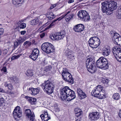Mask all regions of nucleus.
I'll use <instances>...</instances> for the list:
<instances>
[{
  "mask_svg": "<svg viewBox=\"0 0 121 121\" xmlns=\"http://www.w3.org/2000/svg\"><path fill=\"white\" fill-rule=\"evenodd\" d=\"M101 4L102 11L103 13H106L107 15L112 14V11L117 7V3L114 1L104 2L102 3Z\"/></svg>",
  "mask_w": 121,
  "mask_h": 121,
  "instance_id": "nucleus-1",
  "label": "nucleus"
},
{
  "mask_svg": "<svg viewBox=\"0 0 121 121\" xmlns=\"http://www.w3.org/2000/svg\"><path fill=\"white\" fill-rule=\"evenodd\" d=\"M61 98L62 100L67 99L70 101L75 98L74 92L70 89L68 86H65L62 88L60 91Z\"/></svg>",
  "mask_w": 121,
  "mask_h": 121,
  "instance_id": "nucleus-2",
  "label": "nucleus"
},
{
  "mask_svg": "<svg viewBox=\"0 0 121 121\" xmlns=\"http://www.w3.org/2000/svg\"><path fill=\"white\" fill-rule=\"evenodd\" d=\"M103 90V86L99 85L95 87L92 91L91 94L99 99H104L106 97V95Z\"/></svg>",
  "mask_w": 121,
  "mask_h": 121,
  "instance_id": "nucleus-3",
  "label": "nucleus"
},
{
  "mask_svg": "<svg viewBox=\"0 0 121 121\" xmlns=\"http://www.w3.org/2000/svg\"><path fill=\"white\" fill-rule=\"evenodd\" d=\"M97 66L103 70L107 69L108 67V63L106 59L103 57H100L96 63Z\"/></svg>",
  "mask_w": 121,
  "mask_h": 121,
  "instance_id": "nucleus-4",
  "label": "nucleus"
},
{
  "mask_svg": "<svg viewBox=\"0 0 121 121\" xmlns=\"http://www.w3.org/2000/svg\"><path fill=\"white\" fill-rule=\"evenodd\" d=\"M95 62L91 58H88L86 60V65L88 71L91 73H94L96 71V68L95 65Z\"/></svg>",
  "mask_w": 121,
  "mask_h": 121,
  "instance_id": "nucleus-5",
  "label": "nucleus"
},
{
  "mask_svg": "<svg viewBox=\"0 0 121 121\" xmlns=\"http://www.w3.org/2000/svg\"><path fill=\"white\" fill-rule=\"evenodd\" d=\"M41 86L44 91L48 95H50L53 92L54 86L51 82L47 81Z\"/></svg>",
  "mask_w": 121,
  "mask_h": 121,
  "instance_id": "nucleus-6",
  "label": "nucleus"
},
{
  "mask_svg": "<svg viewBox=\"0 0 121 121\" xmlns=\"http://www.w3.org/2000/svg\"><path fill=\"white\" fill-rule=\"evenodd\" d=\"M62 73V78L64 80L66 81L71 84H73V80L72 77L70 73L68 71L67 69L63 68Z\"/></svg>",
  "mask_w": 121,
  "mask_h": 121,
  "instance_id": "nucleus-7",
  "label": "nucleus"
},
{
  "mask_svg": "<svg viewBox=\"0 0 121 121\" xmlns=\"http://www.w3.org/2000/svg\"><path fill=\"white\" fill-rule=\"evenodd\" d=\"M41 48L44 52L47 54L53 52L54 49L53 45L48 42H45L43 43L41 46Z\"/></svg>",
  "mask_w": 121,
  "mask_h": 121,
  "instance_id": "nucleus-8",
  "label": "nucleus"
},
{
  "mask_svg": "<svg viewBox=\"0 0 121 121\" xmlns=\"http://www.w3.org/2000/svg\"><path fill=\"white\" fill-rule=\"evenodd\" d=\"M89 46L92 48H95L100 44V42L99 38L96 36H94L90 38L88 41Z\"/></svg>",
  "mask_w": 121,
  "mask_h": 121,
  "instance_id": "nucleus-9",
  "label": "nucleus"
},
{
  "mask_svg": "<svg viewBox=\"0 0 121 121\" xmlns=\"http://www.w3.org/2000/svg\"><path fill=\"white\" fill-rule=\"evenodd\" d=\"M110 34L113 36V40L114 43L121 47V36L114 31H110Z\"/></svg>",
  "mask_w": 121,
  "mask_h": 121,
  "instance_id": "nucleus-10",
  "label": "nucleus"
},
{
  "mask_svg": "<svg viewBox=\"0 0 121 121\" xmlns=\"http://www.w3.org/2000/svg\"><path fill=\"white\" fill-rule=\"evenodd\" d=\"M78 17L83 21H88L90 19V17L87 12L85 10L79 11L78 13Z\"/></svg>",
  "mask_w": 121,
  "mask_h": 121,
  "instance_id": "nucleus-11",
  "label": "nucleus"
},
{
  "mask_svg": "<svg viewBox=\"0 0 121 121\" xmlns=\"http://www.w3.org/2000/svg\"><path fill=\"white\" fill-rule=\"evenodd\" d=\"M65 35V31H61L60 33H57L54 35H50V38L53 40H58L63 39Z\"/></svg>",
  "mask_w": 121,
  "mask_h": 121,
  "instance_id": "nucleus-12",
  "label": "nucleus"
},
{
  "mask_svg": "<svg viewBox=\"0 0 121 121\" xmlns=\"http://www.w3.org/2000/svg\"><path fill=\"white\" fill-rule=\"evenodd\" d=\"M114 52L113 51L114 55L117 60L121 62V49L119 48H114Z\"/></svg>",
  "mask_w": 121,
  "mask_h": 121,
  "instance_id": "nucleus-13",
  "label": "nucleus"
},
{
  "mask_svg": "<svg viewBox=\"0 0 121 121\" xmlns=\"http://www.w3.org/2000/svg\"><path fill=\"white\" fill-rule=\"evenodd\" d=\"M26 115L29 118L30 121H33L34 119L35 116L33 112H31L29 109H26L25 111Z\"/></svg>",
  "mask_w": 121,
  "mask_h": 121,
  "instance_id": "nucleus-14",
  "label": "nucleus"
},
{
  "mask_svg": "<svg viewBox=\"0 0 121 121\" xmlns=\"http://www.w3.org/2000/svg\"><path fill=\"white\" fill-rule=\"evenodd\" d=\"M39 51L37 48H35L34 49L31 53L30 57L33 60H35L37 58Z\"/></svg>",
  "mask_w": 121,
  "mask_h": 121,
  "instance_id": "nucleus-15",
  "label": "nucleus"
},
{
  "mask_svg": "<svg viewBox=\"0 0 121 121\" xmlns=\"http://www.w3.org/2000/svg\"><path fill=\"white\" fill-rule=\"evenodd\" d=\"M16 120H19L22 116V112L19 106L16 107Z\"/></svg>",
  "mask_w": 121,
  "mask_h": 121,
  "instance_id": "nucleus-16",
  "label": "nucleus"
},
{
  "mask_svg": "<svg viewBox=\"0 0 121 121\" xmlns=\"http://www.w3.org/2000/svg\"><path fill=\"white\" fill-rule=\"evenodd\" d=\"M100 116L99 112H95L90 113L89 117L91 118V120H95L99 119Z\"/></svg>",
  "mask_w": 121,
  "mask_h": 121,
  "instance_id": "nucleus-17",
  "label": "nucleus"
},
{
  "mask_svg": "<svg viewBox=\"0 0 121 121\" xmlns=\"http://www.w3.org/2000/svg\"><path fill=\"white\" fill-rule=\"evenodd\" d=\"M40 117L42 121H48L51 118L50 116H49L47 112L44 111V113L40 115Z\"/></svg>",
  "mask_w": 121,
  "mask_h": 121,
  "instance_id": "nucleus-18",
  "label": "nucleus"
},
{
  "mask_svg": "<svg viewBox=\"0 0 121 121\" xmlns=\"http://www.w3.org/2000/svg\"><path fill=\"white\" fill-rule=\"evenodd\" d=\"M110 52L109 47H104L102 50V55L104 56H106L108 55Z\"/></svg>",
  "mask_w": 121,
  "mask_h": 121,
  "instance_id": "nucleus-19",
  "label": "nucleus"
},
{
  "mask_svg": "<svg viewBox=\"0 0 121 121\" xmlns=\"http://www.w3.org/2000/svg\"><path fill=\"white\" fill-rule=\"evenodd\" d=\"M46 15V17L48 18V21L51 20L55 17L53 13L52 12H48Z\"/></svg>",
  "mask_w": 121,
  "mask_h": 121,
  "instance_id": "nucleus-20",
  "label": "nucleus"
},
{
  "mask_svg": "<svg viewBox=\"0 0 121 121\" xmlns=\"http://www.w3.org/2000/svg\"><path fill=\"white\" fill-rule=\"evenodd\" d=\"M84 26L82 24H79L76 25L73 28L74 30H83Z\"/></svg>",
  "mask_w": 121,
  "mask_h": 121,
  "instance_id": "nucleus-21",
  "label": "nucleus"
},
{
  "mask_svg": "<svg viewBox=\"0 0 121 121\" xmlns=\"http://www.w3.org/2000/svg\"><path fill=\"white\" fill-rule=\"evenodd\" d=\"M29 90L31 92V94L32 95H35L38 94L39 92V90L38 88H29Z\"/></svg>",
  "mask_w": 121,
  "mask_h": 121,
  "instance_id": "nucleus-22",
  "label": "nucleus"
},
{
  "mask_svg": "<svg viewBox=\"0 0 121 121\" xmlns=\"http://www.w3.org/2000/svg\"><path fill=\"white\" fill-rule=\"evenodd\" d=\"M27 100L32 104H35L36 101V99L34 98L29 97L27 96L25 97Z\"/></svg>",
  "mask_w": 121,
  "mask_h": 121,
  "instance_id": "nucleus-23",
  "label": "nucleus"
},
{
  "mask_svg": "<svg viewBox=\"0 0 121 121\" xmlns=\"http://www.w3.org/2000/svg\"><path fill=\"white\" fill-rule=\"evenodd\" d=\"M76 116L78 117L80 116L82 114V112L81 109L79 108H75L74 110Z\"/></svg>",
  "mask_w": 121,
  "mask_h": 121,
  "instance_id": "nucleus-24",
  "label": "nucleus"
},
{
  "mask_svg": "<svg viewBox=\"0 0 121 121\" xmlns=\"http://www.w3.org/2000/svg\"><path fill=\"white\" fill-rule=\"evenodd\" d=\"M57 20H58L57 19L54 20L49 26L45 28L43 30H46L49 29L51 27H52L56 24L55 22Z\"/></svg>",
  "mask_w": 121,
  "mask_h": 121,
  "instance_id": "nucleus-25",
  "label": "nucleus"
},
{
  "mask_svg": "<svg viewBox=\"0 0 121 121\" xmlns=\"http://www.w3.org/2000/svg\"><path fill=\"white\" fill-rule=\"evenodd\" d=\"M39 23V20L38 19H34L30 22V23L31 25H35Z\"/></svg>",
  "mask_w": 121,
  "mask_h": 121,
  "instance_id": "nucleus-26",
  "label": "nucleus"
},
{
  "mask_svg": "<svg viewBox=\"0 0 121 121\" xmlns=\"http://www.w3.org/2000/svg\"><path fill=\"white\" fill-rule=\"evenodd\" d=\"M120 98V95L117 93L114 94L112 96L113 98L115 100H118Z\"/></svg>",
  "mask_w": 121,
  "mask_h": 121,
  "instance_id": "nucleus-27",
  "label": "nucleus"
},
{
  "mask_svg": "<svg viewBox=\"0 0 121 121\" xmlns=\"http://www.w3.org/2000/svg\"><path fill=\"white\" fill-rule=\"evenodd\" d=\"M64 52L65 54L67 56L69 55H70L71 54V51L68 48L65 50Z\"/></svg>",
  "mask_w": 121,
  "mask_h": 121,
  "instance_id": "nucleus-28",
  "label": "nucleus"
},
{
  "mask_svg": "<svg viewBox=\"0 0 121 121\" xmlns=\"http://www.w3.org/2000/svg\"><path fill=\"white\" fill-rule=\"evenodd\" d=\"M73 15L72 14H70L69 15L66 16L65 17V20L66 21L68 22L72 18Z\"/></svg>",
  "mask_w": 121,
  "mask_h": 121,
  "instance_id": "nucleus-29",
  "label": "nucleus"
},
{
  "mask_svg": "<svg viewBox=\"0 0 121 121\" xmlns=\"http://www.w3.org/2000/svg\"><path fill=\"white\" fill-rule=\"evenodd\" d=\"M26 75L28 76H31L33 75V72L32 71L30 70H27Z\"/></svg>",
  "mask_w": 121,
  "mask_h": 121,
  "instance_id": "nucleus-30",
  "label": "nucleus"
},
{
  "mask_svg": "<svg viewBox=\"0 0 121 121\" xmlns=\"http://www.w3.org/2000/svg\"><path fill=\"white\" fill-rule=\"evenodd\" d=\"M56 106H55L54 108V110L56 112H58L60 110V109L59 107H58L57 104H56Z\"/></svg>",
  "mask_w": 121,
  "mask_h": 121,
  "instance_id": "nucleus-31",
  "label": "nucleus"
},
{
  "mask_svg": "<svg viewBox=\"0 0 121 121\" xmlns=\"http://www.w3.org/2000/svg\"><path fill=\"white\" fill-rule=\"evenodd\" d=\"M79 96L80 97V99H81L84 98L86 97V94L83 92Z\"/></svg>",
  "mask_w": 121,
  "mask_h": 121,
  "instance_id": "nucleus-32",
  "label": "nucleus"
},
{
  "mask_svg": "<svg viewBox=\"0 0 121 121\" xmlns=\"http://www.w3.org/2000/svg\"><path fill=\"white\" fill-rule=\"evenodd\" d=\"M52 68V67L51 66H47L45 67L44 70L46 72H47L51 70Z\"/></svg>",
  "mask_w": 121,
  "mask_h": 121,
  "instance_id": "nucleus-33",
  "label": "nucleus"
},
{
  "mask_svg": "<svg viewBox=\"0 0 121 121\" xmlns=\"http://www.w3.org/2000/svg\"><path fill=\"white\" fill-rule=\"evenodd\" d=\"M22 42V38H20L17 40V41L16 42V44H17V46L19 45Z\"/></svg>",
  "mask_w": 121,
  "mask_h": 121,
  "instance_id": "nucleus-34",
  "label": "nucleus"
},
{
  "mask_svg": "<svg viewBox=\"0 0 121 121\" xmlns=\"http://www.w3.org/2000/svg\"><path fill=\"white\" fill-rule=\"evenodd\" d=\"M26 24L25 23H22L20 25V27L21 29H24L26 27Z\"/></svg>",
  "mask_w": 121,
  "mask_h": 121,
  "instance_id": "nucleus-35",
  "label": "nucleus"
},
{
  "mask_svg": "<svg viewBox=\"0 0 121 121\" xmlns=\"http://www.w3.org/2000/svg\"><path fill=\"white\" fill-rule=\"evenodd\" d=\"M24 1V0H18L17 1H16V5H18L21 4L23 3Z\"/></svg>",
  "mask_w": 121,
  "mask_h": 121,
  "instance_id": "nucleus-36",
  "label": "nucleus"
},
{
  "mask_svg": "<svg viewBox=\"0 0 121 121\" xmlns=\"http://www.w3.org/2000/svg\"><path fill=\"white\" fill-rule=\"evenodd\" d=\"M77 93L79 96L83 92L82 90L79 88L77 89Z\"/></svg>",
  "mask_w": 121,
  "mask_h": 121,
  "instance_id": "nucleus-37",
  "label": "nucleus"
},
{
  "mask_svg": "<svg viewBox=\"0 0 121 121\" xmlns=\"http://www.w3.org/2000/svg\"><path fill=\"white\" fill-rule=\"evenodd\" d=\"M4 98H0V106H1L3 103H4Z\"/></svg>",
  "mask_w": 121,
  "mask_h": 121,
  "instance_id": "nucleus-38",
  "label": "nucleus"
},
{
  "mask_svg": "<svg viewBox=\"0 0 121 121\" xmlns=\"http://www.w3.org/2000/svg\"><path fill=\"white\" fill-rule=\"evenodd\" d=\"M66 16H67V14H65V15H63L61 16L60 17H59L57 18V20H58L59 21L60 20L63 19V18H64Z\"/></svg>",
  "mask_w": 121,
  "mask_h": 121,
  "instance_id": "nucleus-39",
  "label": "nucleus"
},
{
  "mask_svg": "<svg viewBox=\"0 0 121 121\" xmlns=\"http://www.w3.org/2000/svg\"><path fill=\"white\" fill-rule=\"evenodd\" d=\"M117 16L118 18L121 19V13H117Z\"/></svg>",
  "mask_w": 121,
  "mask_h": 121,
  "instance_id": "nucleus-40",
  "label": "nucleus"
},
{
  "mask_svg": "<svg viewBox=\"0 0 121 121\" xmlns=\"http://www.w3.org/2000/svg\"><path fill=\"white\" fill-rule=\"evenodd\" d=\"M2 71H3L4 72H6V68L5 67H4L1 70Z\"/></svg>",
  "mask_w": 121,
  "mask_h": 121,
  "instance_id": "nucleus-41",
  "label": "nucleus"
},
{
  "mask_svg": "<svg viewBox=\"0 0 121 121\" xmlns=\"http://www.w3.org/2000/svg\"><path fill=\"white\" fill-rule=\"evenodd\" d=\"M8 88L10 90H12V89L13 86L9 84L8 85Z\"/></svg>",
  "mask_w": 121,
  "mask_h": 121,
  "instance_id": "nucleus-42",
  "label": "nucleus"
},
{
  "mask_svg": "<svg viewBox=\"0 0 121 121\" xmlns=\"http://www.w3.org/2000/svg\"><path fill=\"white\" fill-rule=\"evenodd\" d=\"M67 57L69 59L72 58L73 57H74V56L71 55V54L70 55H69L67 56Z\"/></svg>",
  "mask_w": 121,
  "mask_h": 121,
  "instance_id": "nucleus-43",
  "label": "nucleus"
},
{
  "mask_svg": "<svg viewBox=\"0 0 121 121\" xmlns=\"http://www.w3.org/2000/svg\"><path fill=\"white\" fill-rule=\"evenodd\" d=\"M0 92L2 93H7L6 91L3 90L2 88H0Z\"/></svg>",
  "mask_w": 121,
  "mask_h": 121,
  "instance_id": "nucleus-44",
  "label": "nucleus"
},
{
  "mask_svg": "<svg viewBox=\"0 0 121 121\" xmlns=\"http://www.w3.org/2000/svg\"><path fill=\"white\" fill-rule=\"evenodd\" d=\"M117 13H121V7H119L118 8Z\"/></svg>",
  "mask_w": 121,
  "mask_h": 121,
  "instance_id": "nucleus-45",
  "label": "nucleus"
},
{
  "mask_svg": "<svg viewBox=\"0 0 121 121\" xmlns=\"http://www.w3.org/2000/svg\"><path fill=\"white\" fill-rule=\"evenodd\" d=\"M45 35V34L44 32H43L41 34L40 36L41 38H43Z\"/></svg>",
  "mask_w": 121,
  "mask_h": 121,
  "instance_id": "nucleus-46",
  "label": "nucleus"
},
{
  "mask_svg": "<svg viewBox=\"0 0 121 121\" xmlns=\"http://www.w3.org/2000/svg\"><path fill=\"white\" fill-rule=\"evenodd\" d=\"M26 33V31H21L20 32L21 34L22 35H24Z\"/></svg>",
  "mask_w": 121,
  "mask_h": 121,
  "instance_id": "nucleus-47",
  "label": "nucleus"
},
{
  "mask_svg": "<svg viewBox=\"0 0 121 121\" xmlns=\"http://www.w3.org/2000/svg\"><path fill=\"white\" fill-rule=\"evenodd\" d=\"M15 59V56L14 55L12 56L11 59V60L12 61H13V60H14Z\"/></svg>",
  "mask_w": 121,
  "mask_h": 121,
  "instance_id": "nucleus-48",
  "label": "nucleus"
},
{
  "mask_svg": "<svg viewBox=\"0 0 121 121\" xmlns=\"http://www.w3.org/2000/svg\"><path fill=\"white\" fill-rule=\"evenodd\" d=\"M22 23V21H18L17 22V24L18 25H19L20 24H21Z\"/></svg>",
  "mask_w": 121,
  "mask_h": 121,
  "instance_id": "nucleus-49",
  "label": "nucleus"
},
{
  "mask_svg": "<svg viewBox=\"0 0 121 121\" xmlns=\"http://www.w3.org/2000/svg\"><path fill=\"white\" fill-rule=\"evenodd\" d=\"M73 2V0H69L68 2V3H70Z\"/></svg>",
  "mask_w": 121,
  "mask_h": 121,
  "instance_id": "nucleus-50",
  "label": "nucleus"
},
{
  "mask_svg": "<svg viewBox=\"0 0 121 121\" xmlns=\"http://www.w3.org/2000/svg\"><path fill=\"white\" fill-rule=\"evenodd\" d=\"M28 41H26L23 44V45L25 46L27 44Z\"/></svg>",
  "mask_w": 121,
  "mask_h": 121,
  "instance_id": "nucleus-51",
  "label": "nucleus"
},
{
  "mask_svg": "<svg viewBox=\"0 0 121 121\" xmlns=\"http://www.w3.org/2000/svg\"><path fill=\"white\" fill-rule=\"evenodd\" d=\"M3 33V31H0V35H2ZM1 37L0 36V42L1 41Z\"/></svg>",
  "mask_w": 121,
  "mask_h": 121,
  "instance_id": "nucleus-52",
  "label": "nucleus"
},
{
  "mask_svg": "<svg viewBox=\"0 0 121 121\" xmlns=\"http://www.w3.org/2000/svg\"><path fill=\"white\" fill-rule=\"evenodd\" d=\"M15 108L14 110L13 111V115L14 118H15V115L14 113H15Z\"/></svg>",
  "mask_w": 121,
  "mask_h": 121,
  "instance_id": "nucleus-53",
  "label": "nucleus"
},
{
  "mask_svg": "<svg viewBox=\"0 0 121 121\" xmlns=\"http://www.w3.org/2000/svg\"><path fill=\"white\" fill-rule=\"evenodd\" d=\"M28 43L27 45L28 46H30L31 44V43L29 41H28Z\"/></svg>",
  "mask_w": 121,
  "mask_h": 121,
  "instance_id": "nucleus-54",
  "label": "nucleus"
},
{
  "mask_svg": "<svg viewBox=\"0 0 121 121\" xmlns=\"http://www.w3.org/2000/svg\"><path fill=\"white\" fill-rule=\"evenodd\" d=\"M44 26H42L41 27L39 28V30H41L43 29L44 28Z\"/></svg>",
  "mask_w": 121,
  "mask_h": 121,
  "instance_id": "nucleus-55",
  "label": "nucleus"
},
{
  "mask_svg": "<svg viewBox=\"0 0 121 121\" xmlns=\"http://www.w3.org/2000/svg\"><path fill=\"white\" fill-rule=\"evenodd\" d=\"M19 82V80L18 79H16V83L17 82L18 83Z\"/></svg>",
  "mask_w": 121,
  "mask_h": 121,
  "instance_id": "nucleus-56",
  "label": "nucleus"
},
{
  "mask_svg": "<svg viewBox=\"0 0 121 121\" xmlns=\"http://www.w3.org/2000/svg\"><path fill=\"white\" fill-rule=\"evenodd\" d=\"M119 115L120 117L121 118V110L120 111Z\"/></svg>",
  "mask_w": 121,
  "mask_h": 121,
  "instance_id": "nucleus-57",
  "label": "nucleus"
},
{
  "mask_svg": "<svg viewBox=\"0 0 121 121\" xmlns=\"http://www.w3.org/2000/svg\"><path fill=\"white\" fill-rule=\"evenodd\" d=\"M12 1L13 4L15 5V0H12Z\"/></svg>",
  "mask_w": 121,
  "mask_h": 121,
  "instance_id": "nucleus-58",
  "label": "nucleus"
},
{
  "mask_svg": "<svg viewBox=\"0 0 121 121\" xmlns=\"http://www.w3.org/2000/svg\"><path fill=\"white\" fill-rule=\"evenodd\" d=\"M8 85L7 83H5L4 84V86L5 87H6L7 86H8Z\"/></svg>",
  "mask_w": 121,
  "mask_h": 121,
  "instance_id": "nucleus-59",
  "label": "nucleus"
},
{
  "mask_svg": "<svg viewBox=\"0 0 121 121\" xmlns=\"http://www.w3.org/2000/svg\"><path fill=\"white\" fill-rule=\"evenodd\" d=\"M119 90L120 92L121 93V87L119 88Z\"/></svg>",
  "mask_w": 121,
  "mask_h": 121,
  "instance_id": "nucleus-60",
  "label": "nucleus"
},
{
  "mask_svg": "<svg viewBox=\"0 0 121 121\" xmlns=\"http://www.w3.org/2000/svg\"><path fill=\"white\" fill-rule=\"evenodd\" d=\"M19 57V56L18 55L17 56H16V59L18 58Z\"/></svg>",
  "mask_w": 121,
  "mask_h": 121,
  "instance_id": "nucleus-61",
  "label": "nucleus"
},
{
  "mask_svg": "<svg viewBox=\"0 0 121 121\" xmlns=\"http://www.w3.org/2000/svg\"><path fill=\"white\" fill-rule=\"evenodd\" d=\"M76 32H80V31H75Z\"/></svg>",
  "mask_w": 121,
  "mask_h": 121,
  "instance_id": "nucleus-62",
  "label": "nucleus"
},
{
  "mask_svg": "<svg viewBox=\"0 0 121 121\" xmlns=\"http://www.w3.org/2000/svg\"><path fill=\"white\" fill-rule=\"evenodd\" d=\"M70 12L69 11H68L67 13L66 14H67H67H69V13Z\"/></svg>",
  "mask_w": 121,
  "mask_h": 121,
  "instance_id": "nucleus-63",
  "label": "nucleus"
},
{
  "mask_svg": "<svg viewBox=\"0 0 121 121\" xmlns=\"http://www.w3.org/2000/svg\"><path fill=\"white\" fill-rule=\"evenodd\" d=\"M2 29L3 30V28L2 27H0V30H2Z\"/></svg>",
  "mask_w": 121,
  "mask_h": 121,
  "instance_id": "nucleus-64",
  "label": "nucleus"
}]
</instances>
